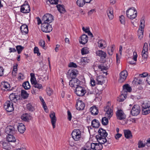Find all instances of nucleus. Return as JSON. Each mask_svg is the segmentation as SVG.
Listing matches in <instances>:
<instances>
[{
  "label": "nucleus",
  "mask_w": 150,
  "mask_h": 150,
  "mask_svg": "<svg viewBox=\"0 0 150 150\" xmlns=\"http://www.w3.org/2000/svg\"><path fill=\"white\" fill-rule=\"evenodd\" d=\"M142 108H150V102L144 103L142 105Z\"/></svg>",
  "instance_id": "obj_41"
},
{
  "label": "nucleus",
  "mask_w": 150,
  "mask_h": 150,
  "mask_svg": "<svg viewBox=\"0 0 150 150\" xmlns=\"http://www.w3.org/2000/svg\"><path fill=\"white\" fill-rule=\"evenodd\" d=\"M99 137H106L108 135V133L105 130L102 128L100 129L98 131Z\"/></svg>",
  "instance_id": "obj_20"
},
{
  "label": "nucleus",
  "mask_w": 150,
  "mask_h": 150,
  "mask_svg": "<svg viewBox=\"0 0 150 150\" xmlns=\"http://www.w3.org/2000/svg\"><path fill=\"white\" fill-rule=\"evenodd\" d=\"M27 109L29 111H33L34 110V107L30 103H29L26 105Z\"/></svg>",
  "instance_id": "obj_44"
},
{
  "label": "nucleus",
  "mask_w": 150,
  "mask_h": 150,
  "mask_svg": "<svg viewBox=\"0 0 150 150\" xmlns=\"http://www.w3.org/2000/svg\"><path fill=\"white\" fill-rule=\"evenodd\" d=\"M9 52L11 53L12 52H16V50L15 48H9Z\"/></svg>",
  "instance_id": "obj_64"
},
{
  "label": "nucleus",
  "mask_w": 150,
  "mask_h": 150,
  "mask_svg": "<svg viewBox=\"0 0 150 150\" xmlns=\"http://www.w3.org/2000/svg\"><path fill=\"white\" fill-rule=\"evenodd\" d=\"M81 38V41H79V42L80 44L84 45L88 41V37L86 34L83 35L81 37H80Z\"/></svg>",
  "instance_id": "obj_23"
},
{
  "label": "nucleus",
  "mask_w": 150,
  "mask_h": 150,
  "mask_svg": "<svg viewBox=\"0 0 150 150\" xmlns=\"http://www.w3.org/2000/svg\"><path fill=\"white\" fill-rule=\"evenodd\" d=\"M126 97L127 96L126 95H124L123 94H122L120 96V98H118L117 99V100L119 102H122L126 98Z\"/></svg>",
  "instance_id": "obj_43"
},
{
  "label": "nucleus",
  "mask_w": 150,
  "mask_h": 150,
  "mask_svg": "<svg viewBox=\"0 0 150 150\" xmlns=\"http://www.w3.org/2000/svg\"><path fill=\"white\" fill-rule=\"evenodd\" d=\"M71 135L72 138L75 141H79L81 138V133L79 129H74Z\"/></svg>",
  "instance_id": "obj_3"
},
{
  "label": "nucleus",
  "mask_w": 150,
  "mask_h": 150,
  "mask_svg": "<svg viewBox=\"0 0 150 150\" xmlns=\"http://www.w3.org/2000/svg\"><path fill=\"white\" fill-rule=\"evenodd\" d=\"M98 68L99 69H100L101 71L104 70H106L107 68L106 67L104 66L103 64H101L98 66Z\"/></svg>",
  "instance_id": "obj_54"
},
{
  "label": "nucleus",
  "mask_w": 150,
  "mask_h": 150,
  "mask_svg": "<svg viewBox=\"0 0 150 150\" xmlns=\"http://www.w3.org/2000/svg\"><path fill=\"white\" fill-rule=\"evenodd\" d=\"M29 94L27 92L24 90H22L21 91V96L24 99L27 98Z\"/></svg>",
  "instance_id": "obj_36"
},
{
  "label": "nucleus",
  "mask_w": 150,
  "mask_h": 150,
  "mask_svg": "<svg viewBox=\"0 0 150 150\" xmlns=\"http://www.w3.org/2000/svg\"><path fill=\"white\" fill-rule=\"evenodd\" d=\"M97 84L102 85L105 83V81L103 77L102 76H97L96 78Z\"/></svg>",
  "instance_id": "obj_26"
},
{
  "label": "nucleus",
  "mask_w": 150,
  "mask_h": 150,
  "mask_svg": "<svg viewBox=\"0 0 150 150\" xmlns=\"http://www.w3.org/2000/svg\"><path fill=\"white\" fill-rule=\"evenodd\" d=\"M108 105L105 107L104 108V110L106 112L105 114V115L108 117H103L101 120V122H104L105 120V122H108V118L109 119L112 116L113 114V111L112 110L109 108V105L110 103L109 102L108 103Z\"/></svg>",
  "instance_id": "obj_1"
},
{
  "label": "nucleus",
  "mask_w": 150,
  "mask_h": 150,
  "mask_svg": "<svg viewBox=\"0 0 150 150\" xmlns=\"http://www.w3.org/2000/svg\"><path fill=\"white\" fill-rule=\"evenodd\" d=\"M140 112V108L138 105H134L131 111V113L133 116H137Z\"/></svg>",
  "instance_id": "obj_10"
},
{
  "label": "nucleus",
  "mask_w": 150,
  "mask_h": 150,
  "mask_svg": "<svg viewBox=\"0 0 150 150\" xmlns=\"http://www.w3.org/2000/svg\"><path fill=\"white\" fill-rule=\"evenodd\" d=\"M116 114L117 118L118 120H121L126 118V115L121 110H118Z\"/></svg>",
  "instance_id": "obj_14"
},
{
  "label": "nucleus",
  "mask_w": 150,
  "mask_h": 150,
  "mask_svg": "<svg viewBox=\"0 0 150 150\" xmlns=\"http://www.w3.org/2000/svg\"><path fill=\"white\" fill-rule=\"evenodd\" d=\"M115 48V45H112L110 47H108V53L110 55H112L113 54V52Z\"/></svg>",
  "instance_id": "obj_34"
},
{
  "label": "nucleus",
  "mask_w": 150,
  "mask_h": 150,
  "mask_svg": "<svg viewBox=\"0 0 150 150\" xmlns=\"http://www.w3.org/2000/svg\"><path fill=\"white\" fill-rule=\"evenodd\" d=\"M125 136L127 139L131 138L132 136L131 132L129 130H124Z\"/></svg>",
  "instance_id": "obj_28"
},
{
  "label": "nucleus",
  "mask_w": 150,
  "mask_h": 150,
  "mask_svg": "<svg viewBox=\"0 0 150 150\" xmlns=\"http://www.w3.org/2000/svg\"><path fill=\"white\" fill-rule=\"evenodd\" d=\"M47 93L49 96H50L53 93L52 90L50 88H47Z\"/></svg>",
  "instance_id": "obj_52"
},
{
  "label": "nucleus",
  "mask_w": 150,
  "mask_h": 150,
  "mask_svg": "<svg viewBox=\"0 0 150 150\" xmlns=\"http://www.w3.org/2000/svg\"><path fill=\"white\" fill-rule=\"evenodd\" d=\"M16 48L18 54H20L24 48V47L21 45H17L16 47Z\"/></svg>",
  "instance_id": "obj_42"
},
{
  "label": "nucleus",
  "mask_w": 150,
  "mask_h": 150,
  "mask_svg": "<svg viewBox=\"0 0 150 150\" xmlns=\"http://www.w3.org/2000/svg\"><path fill=\"white\" fill-rule=\"evenodd\" d=\"M107 15L110 19H112L114 17L113 9L111 7H110L107 11Z\"/></svg>",
  "instance_id": "obj_24"
},
{
  "label": "nucleus",
  "mask_w": 150,
  "mask_h": 150,
  "mask_svg": "<svg viewBox=\"0 0 150 150\" xmlns=\"http://www.w3.org/2000/svg\"><path fill=\"white\" fill-rule=\"evenodd\" d=\"M39 44L40 45V46L41 47L44 49H46L45 47V42L44 40H40L39 42Z\"/></svg>",
  "instance_id": "obj_47"
},
{
  "label": "nucleus",
  "mask_w": 150,
  "mask_h": 150,
  "mask_svg": "<svg viewBox=\"0 0 150 150\" xmlns=\"http://www.w3.org/2000/svg\"><path fill=\"white\" fill-rule=\"evenodd\" d=\"M20 98V97L19 96L15 95V94L13 93L11 94L9 96V98L11 101L15 103L18 100H19Z\"/></svg>",
  "instance_id": "obj_18"
},
{
  "label": "nucleus",
  "mask_w": 150,
  "mask_h": 150,
  "mask_svg": "<svg viewBox=\"0 0 150 150\" xmlns=\"http://www.w3.org/2000/svg\"><path fill=\"white\" fill-rule=\"evenodd\" d=\"M127 75V72L126 70L122 71L120 74L119 82L120 83L123 82L126 79Z\"/></svg>",
  "instance_id": "obj_12"
},
{
  "label": "nucleus",
  "mask_w": 150,
  "mask_h": 150,
  "mask_svg": "<svg viewBox=\"0 0 150 150\" xmlns=\"http://www.w3.org/2000/svg\"><path fill=\"white\" fill-rule=\"evenodd\" d=\"M122 136V134L119 133H117L115 135V137L116 139H118Z\"/></svg>",
  "instance_id": "obj_63"
},
{
  "label": "nucleus",
  "mask_w": 150,
  "mask_h": 150,
  "mask_svg": "<svg viewBox=\"0 0 150 150\" xmlns=\"http://www.w3.org/2000/svg\"><path fill=\"white\" fill-rule=\"evenodd\" d=\"M91 148L93 150H101L103 148V146L99 143H92L91 144Z\"/></svg>",
  "instance_id": "obj_16"
},
{
  "label": "nucleus",
  "mask_w": 150,
  "mask_h": 150,
  "mask_svg": "<svg viewBox=\"0 0 150 150\" xmlns=\"http://www.w3.org/2000/svg\"><path fill=\"white\" fill-rule=\"evenodd\" d=\"M89 52V48L87 47H84L81 50V53L82 55L88 54Z\"/></svg>",
  "instance_id": "obj_37"
},
{
  "label": "nucleus",
  "mask_w": 150,
  "mask_h": 150,
  "mask_svg": "<svg viewBox=\"0 0 150 150\" xmlns=\"http://www.w3.org/2000/svg\"><path fill=\"white\" fill-rule=\"evenodd\" d=\"M50 117L51 119V122H56V120L55 114L54 112H53L50 114Z\"/></svg>",
  "instance_id": "obj_45"
},
{
  "label": "nucleus",
  "mask_w": 150,
  "mask_h": 150,
  "mask_svg": "<svg viewBox=\"0 0 150 150\" xmlns=\"http://www.w3.org/2000/svg\"><path fill=\"white\" fill-rule=\"evenodd\" d=\"M85 104L80 100H78L77 101L76 107L77 110H83L85 107Z\"/></svg>",
  "instance_id": "obj_15"
},
{
  "label": "nucleus",
  "mask_w": 150,
  "mask_h": 150,
  "mask_svg": "<svg viewBox=\"0 0 150 150\" xmlns=\"http://www.w3.org/2000/svg\"><path fill=\"white\" fill-rule=\"evenodd\" d=\"M126 14L127 17L131 19H133L136 17L137 12L134 8H130L127 11Z\"/></svg>",
  "instance_id": "obj_2"
},
{
  "label": "nucleus",
  "mask_w": 150,
  "mask_h": 150,
  "mask_svg": "<svg viewBox=\"0 0 150 150\" xmlns=\"http://www.w3.org/2000/svg\"><path fill=\"white\" fill-rule=\"evenodd\" d=\"M96 54L97 55L103 59L105 58L106 57V53L101 50L97 51Z\"/></svg>",
  "instance_id": "obj_27"
},
{
  "label": "nucleus",
  "mask_w": 150,
  "mask_h": 150,
  "mask_svg": "<svg viewBox=\"0 0 150 150\" xmlns=\"http://www.w3.org/2000/svg\"><path fill=\"white\" fill-rule=\"evenodd\" d=\"M142 113L144 115H147L150 113V108H142Z\"/></svg>",
  "instance_id": "obj_38"
},
{
  "label": "nucleus",
  "mask_w": 150,
  "mask_h": 150,
  "mask_svg": "<svg viewBox=\"0 0 150 150\" xmlns=\"http://www.w3.org/2000/svg\"><path fill=\"white\" fill-rule=\"evenodd\" d=\"M53 20V16L49 13H46L44 15L42 18V23H51Z\"/></svg>",
  "instance_id": "obj_5"
},
{
  "label": "nucleus",
  "mask_w": 150,
  "mask_h": 150,
  "mask_svg": "<svg viewBox=\"0 0 150 150\" xmlns=\"http://www.w3.org/2000/svg\"><path fill=\"white\" fill-rule=\"evenodd\" d=\"M148 44L146 43H145L144 44V46L143 48V52H147L148 51Z\"/></svg>",
  "instance_id": "obj_53"
},
{
  "label": "nucleus",
  "mask_w": 150,
  "mask_h": 150,
  "mask_svg": "<svg viewBox=\"0 0 150 150\" xmlns=\"http://www.w3.org/2000/svg\"><path fill=\"white\" fill-rule=\"evenodd\" d=\"M86 3L84 0H78L76 1L77 5L80 7L83 6Z\"/></svg>",
  "instance_id": "obj_39"
},
{
  "label": "nucleus",
  "mask_w": 150,
  "mask_h": 150,
  "mask_svg": "<svg viewBox=\"0 0 150 150\" xmlns=\"http://www.w3.org/2000/svg\"><path fill=\"white\" fill-rule=\"evenodd\" d=\"M96 137L99 143L101 144V145L106 143H107V144H110L108 141H107L106 137H100L98 135H96Z\"/></svg>",
  "instance_id": "obj_17"
},
{
  "label": "nucleus",
  "mask_w": 150,
  "mask_h": 150,
  "mask_svg": "<svg viewBox=\"0 0 150 150\" xmlns=\"http://www.w3.org/2000/svg\"><path fill=\"white\" fill-rule=\"evenodd\" d=\"M41 30L45 33H49L52 30V25L49 23H42L41 27Z\"/></svg>",
  "instance_id": "obj_4"
},
{
  "label": "nucleus",
  "mask_w": 150,
  "mask_h": 150,
  "mask_svg": "<svg viewBox=\"0 0 150 150\" xmlns=\"http://www.w3.org/2000/svg\"><path fill=\"white\" fill-rule=\"evenodd\" d=\"M140 77L139 76V77L137 78H135L134 79V81H137L138 83L139 84H142V83H143V82H142V80L140 78Z\"/></svg>",
  "instance_id": "obj_51"
},
{
  "label": "nucleus",
  "mask_w": 150,
  "mask_h": 150,
  "mask_svg": "<svg viewBox=\"0 0 150 150\" xmlns=\"http://www.w3.org/2000/svg\"><path fill=\"white\" fill-rule=\"evenodd\" d=\"M68 119L69 121H71L72 117L71 112L69 110L67 111Z\"/></svg>",
  "instance_id": "obj_59"
},
{
  "label": "nucleus",
  "mask_w": 150,
  "mask_h": 150,
  "mask_svg": "<svg viewBox=\"0 0 150 150\" xmlns=\"http://www.w3.org/2000/svg\"><path fill=\"white\" fill-rule=\"evenodd\" d=\"M20 30L23 34H27L28 33V26L26 24H23L20 27Z\"/></svg>",
  "instance_id": "obj_21"
},
{
  "label": "nucleus",
  "mask_w": 150,
  "mask_h": 150,
  "mask_svg": "<svg viewBox=\"0 0 150 150\" xmlns=\"http://www.w3.org/2000/svg\"><path fill=\"white\" fill-rule=\"evenodd\" d=\"M80 81L77 78H73L69 82V85L71 87H77L80 84Z\"/></svg>",
  "instance_id": "obj_11"
},
{
  "label": "nucleus",
  "mask_w": 150,
  "mask_h": 150,
  "mask_svg": "<svg viewBox=\"0 0 150 150\" xmlns=\"http://www.w3.org/2000/svg\"><path fill=\"white\" fill-rule=\"evenodd\" d=\"M51 4H58V0H48Z\"/></svg>",
  "instance_id": "obj_56"
},
{
  "label": "nucleus",
  "mask_w": 150,
  "mask_h": 150,
  "mask_svg": "<svg viewBox=\"0 0 150 150\" xmlns=\"http://www.w3.org/2000/svg\"><path fill=\"white\" fill-rule=\"evenodd\" d=\"M143 32L144 30H140V29H139L138 31V38L140 40H141L143 36Z\"/></svg>",
  "instance_id": "obj_40"
},
{
  "label": "nucleus",
  "mask_w": 150,
  "mask_h": 150,
  "mask_svg": "<svg viewBox=\"0 0 150 150\" xmlns=\"http://www.w3.org/2000/svg\"><path fill=\"white\" fill-rule=\"evenodd\" d=\"M75 92L76 94L79 96H83L86 93V90L85 88L79 86L76 87Z\"/></svg>",
  "instance_id": "obj_7"
},
{
  "label": "nucleus",
  "mask_w": 150,
  "mask_h": 150,
  "mask_svg": "<svg viewBox=\"0 0 150 150\" xmlns=\"http://www.w3.org/2000/svg\"><path fill=\"white\" fill-rule=\"evenodd\" d=\"M105 43L104 40H99L98 42L99 45L98 47H102L103 46V44Z\"/></svg>",
  "instance_id": "obj_50"
},
{
  "label": "nucleus",
  "mask_w": 150,
  "mask_h": 150,
  "mask_svg": "<svg viewBox=\"0 0 150 150\" xmlns=\"http://www.w3.org/2000/svg\"><path fill=\"white\" fill-rule=\"evenodd\" d=\"M56 7L58 11L61 13H65L66 10L65 8H64V6L63 5L58 4L56 6Z\"/></svg>",
  "instance_id": "obj_30"
},
{
  "label": "nucleus",
  "mask_w": 150,
  "mask_h": 150,
  "mask_svg": "<svg viewBox=\"0 0 150 150\" xmlns=\"http://www.w3.org/2000/svg\"><path fill=\"white\" fill-rule=\"evenodd\" d=\"M138 147L139 148L144 147L145 145V144L143 143V142L141 140H139L138 142Z\"/></svg>",
  "instance_id": "obj_48"
},
{
  "label": "nucleus",
  "mask_w": 150,
  "mask_h": 150,
  "mask_svg": "<svg viewBox=\"0 0 150 150\" xmlns=\"http://www.w3.org/2000/svg\"><path fill=\"white\" fill-rule=\"evenodd\" d=\"M17 128L18 132L21 133H23L25 130V126L22 123L18 124Z\"/></svg>",
  "instance_id": "obj_19"
},
{
  "label": "nucleus",
  "mask_w": 150,
  "mask_h": 150,
  "mask_svg": "<svg viewBox=\"0 0 150 150\" xmlns=\"http://www.w3.org/2000/svg\"><path fill=\"white\" fill-rule=\"evenodd\" d=\"M14 126V125L7 126L5 129L6 132L8 134H16L17 131Z\"/></svg>",
  "instance_id": "obj_9"
},
{
  "label": "nucleus",
  "mask_w": 150,
  "mask_h": 150,
  "mask_svg": "<svg viewBox=\"0 0 150 150\" xmlns=\"http://www.w3.org/2000/svg\"><path fill=\"white\" fill-rule=\"evenodd\" d=\"M147 52H144L142 51V57L144 59L148 57Z\"/></svg>",
  "instance_id": "obj_55"
},
{
  "label": "nucleus",
  "mask_w": 150,
  "mask_h": 150,
  "mask_svg": "<svg viewBox=\"0 0 150 150\" xmlns=\"http://www.w3.org/2000/svg\"><path fill=\"white\" fill-rule=\"evenodd\" d=\"M22 86L26 90H28L30 88V86L28 81H25L23 83Z\"/></svg>",
  "instance_id": "obj_35"
},
{
  "label": "nucleus",
  "mask_w": 150,
  "mask_h": 150,
  "mask_svg": "<svg viewBox=\"0 0 150 150\" xmlns=\"http://www.w3.org/2000/svg\"><path fill=\"white\" fill-rule=\"evenodd\" d=\"M4 108L8 112H11L14 110L13 104L10 101L7 100L4 103Z\"/></svg>",
  "instance_id": "obj_6"
},
{
  "label": "nucleus",
  "mask_w": 150,
  "mask_h": 150,
  "mask_svg": "<svg viewBox=\"0 0 150 150\" xmlns=\"http://www.w3.org/2000/svg\"><path fill=\"white\" fill-rule=\"evenodd\" d=\"M123 89L124 91L130 92L132 91L131 88L128 84H125L123 86Z\"/></svg>",
  "instance_id": "obj_33"
},
{
  "label": "nucleus",
  "mask_w": 150,
  "mask_h": 150,
  "mask_svg": "<svg viewBox=\"0 0 150 150\" xmlns=\"http://www.w3.org/2000/svg\"><path fill=\"white\" fill-rule=\"evenodd\" d=\"M100 125L99 122H91V126L93 128H98Z\"/></svg>",
  "instance_id": "obj_49"
},
{
  "label": "nucleus",
  "mask_w": 150,
  "mask_h": 150,
  "mask_svg": "<svg viewBox=\"0 0 150 150\" xmlns=\"http://www.w3.org/2000/svg\"><path fill=\"white\" fill-rule=\"evenodd\" d=\"M69 67H74V68H76L77 67V66L76 64L75 63H74L73 62H70L69 65Z\"/></svg>",
  "instance_id": "obj_58"
},
{
  "label": "nucleus",
  "mask_w": 150,
  "mask_h": 150,
  "mask_svg": "<svg viewBox=\"0 0 150 150\" xmlns=\"http://www.w3.org/2000/svg\"><path fill=\"white\" fill-rule=\"evenodd\" d=\"M32 118L30 115L27 113L23 114L21 116V119L24 121H29Z\"/></svg>",
  "instance_id": "obj_25"
},
{
  "label": "nucleus",
  "mask_w": 150,
  "mask_h": 150,
  "mask_svg": "<svg viewBox=\"0 0 150 150\" xmlns=\"http://www.w3.org/2000/svg\"><path fill=\"white\" fill-rule=\"evenodd\" d=\"M97 82H96L95 80L93 79H91V86H95L96 84H97Z\"/></svg>",
  "instance_id": "obj_57"
},
{
  "label": "nucleus",
  "mask_w": 150,
  "mask_h": 150,
  "mask_svg": "<svg viewBox=\"0 0 150 150\" xmlns=\"http://www.w3.org/2000/svg\"><path fill=\"white\" fill-rule=\"evenodd\" d=\"M6 137L7 141L8 142H16V139L13 134H9Z\"/></svg>",
  "instance_id": "obj_22"
},
{
  "label": "nucleus",
  "mask_w": 150,
  "mask_h": 150,
  "mask_svg": "<svg viewBox=\"0 0 150 150\" xmlns=\"http://www.w3.org/2000/svg\"><path fill=\"white\" fill-rule=\"evenodd\" d=\"M148 74L146 72H144L142 74L139 75V76L140 77H145L148 75Z\"/></svg>",
  "instance_id": "obj_60"
},
{
  "label": "nucleus",
  "mask_w": 150,
  "mask_h": 150,
  "mask_svg": "<svg viewBox=\"0 0 150 150\" xmlns=\"http://www.w3.org/2000/svg\"><path fill=\"white\" fill-rule=\"evenodd\" d=\"M90 110L91 113L93 115H96L98 113V110L96 107L93 106L90 108Z\"/></svg>",
  "instance_id": "obj_31"
},
{
  "label": "nucleus",
  "mask_w": 150,
  "mask_h": 150,
  "mask_svg": "<svg viewBox=\"0 0 150 150\" xmlns=\"http://www.w3.org/2000/svg\"><path fill=\"white\" fill-rule=\"evenodd\" d=\"M42 86L41 84H39L37 82L33 85V92L35 93L36 92L38 91V90H37L36 88H37L38 90L42 88Z\"/></svg>",
  "instance_id": "obj_29"
},
{
  "label": "nucleus",
  "mask_w": 150,
  "mask_h": 150,
  "mask_svg": "<svg viewBox=\"0 0 150 150\" xmlns=\"http://www.w3.org/2000/svg\"><path fill=\"white\" fill-rule=\"evenodd\" d=\"M78 74V71L76 69H69L67 74V77L68 79L76 78L77 75Z\"/></svg>",
  "instance_id": "obj_8"
},
{
  "label": "nucleus",
  "mask_w": 150,
  "mask_h": 150,
  "mask_svg": "<svg viewBox=\"0 0 150 150\" xmlns=\"http://www.w3.org/2000/svg\"><path fill=\"white\" fill-rule=\"evenodd\" d=\"M2 84L3 86V87L5 88V91H9L12 89H11L10 85L8 82L4 81Z\"/></svg>",
  "instance_id": "obj_32"
},
{
  "label": "nucleus",
  "mask_w": 150,
  "mask_h": 150,
  "mask_svg": "<svg viewBox=\"0 0 150 150\" xmlns=\"http://www.w3.org/2000/svg\"><path fill=\"white\" fill-rule=\"evenodd\" d=\"M30 81L32 84L34 85L37 82L36 78L30 79Z\"/></svg>",
  "instance_id": "obj_61"
},
{
  "label": "nucleus",
  "mask_w": 150,
  "mask_h": 150,
  "mask_svg": "<svg viewBox=\"0 0 150 150\" xmlns=\"http://www.w3.org/2000/svg\"><path fill=\"white\" fill-rule=\"evenodd\" d=\"M119 20L121 24H125V18L124 16L122 15L119 17Z\"/></svg>",
  "instance_id": "obj_46"
},
{
  "label": "nucleus",
  "mask_w": 150,
  "mask_h": 150,
  "mask_svg": "<svg viewBox=\"0 0 150 150\" xmlns=\"http://www.w3.org/2000/svg\"><path fill=\"white\" fill-rule=\"evenodd\" d=\"M25 3L21 6L20 11L23 13H29L30 11L29 5L27 3Z\"/></svg>",
  "instance_id": "obj_13"
},
{
  "label": "nucleus",
  "mask_w": 150,
  "mask_h": 150,
  "mask_svg": "<svg viewBox=\"0 0 150 150\" xmlns=\"http://www.w3.org/2000/svg\"><path fill=\"white\" fill-rule=\"evenodd\" d=\"M4 69L3 67H0V76H2L4 74Z\"/></svg>",
  "instance_id": "obj_62"
}]
</instances>
